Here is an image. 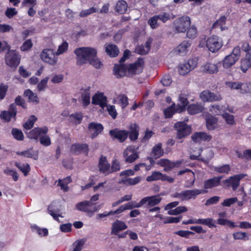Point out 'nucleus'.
Listing matches in <instances>:
<instances>
[{
    "mask_svg": "<svg viewBox=\"0 0 251 251\" xmlns=\"http://www.w3.org/2000/svg\"><path fill=\"white\" fill-rule=\"evenodd\" d=\"M126 59V58L124 57L123 55L120 60V64H115L114 66L113 71L114 75L117 77H121L126 75L128 76H132L139 74L142 72L144 64L143 58H138L135 63L130 64L128 66L123 64Z\"/></svg>",
    "mask_w": 251,
    "mask_h": 251,
    "instance_id": "nucleus-1",
    "label": "nucleus"
},
{
    "mask_svg": "<svg viewBox=\"0 0 251 251\" xmlns=\"http://www.w3.org/2000/svg\"><path fill=\"white\" fill-rule=\"evenodd\" d=\"M77 56V64L81 65L89 62L93 57L97 55L96 50L91 47H82L75 50Z\"/></svg>",
    "mask_w": 251,
    "mask_h": 251,
    "instance_id": "nucleus-2",
    "label": "nucleus"
},
{
    "mask_svg": "<svg viewBox=\"0 0 251 251\" xmlns=\"http://www.w3.org/2000/svg\"><path fill=\"white\" fill-rule=\"evenodd\" d=\"M99 198V194L95 195L91 198L90 201H85L77 203L76 208L78 210L92 215L97 211L101 207L100 205H99L98 207L95 206V203L93 202V201L98 200Z\"/></svg>",
    "mask_w": 251,
    "mask_h": 251,
    "instance_id": "nucleus-3",
    "label": "nucleus"
},
{
    "mask_svg": "<svg viewBox=\"0 0 251 251\" xmlns=\"http://www.w3.org/2000/svg\"><path fill=\"white\" fill-rule=\"evenodd\" d=\"M205 190L199 189H193L183 190L180 192H176L172 195L173 198H177L182 201L195 200L201 194H204Z\"/></svg>",
    "mask_w": 251,
    "mask_h": 251,
    "instance_id": "nucleus-4",
    "label": "nucleus"
},
{
    "mask_svg": "<svg viewBox=\"0 0 251 251\" xmlns=\"http://www.w3.org/2000/svg\"><path fill=\"white\" fill-rule=\"evenodd\" d=\"M190 25V18L188 16H183L174 21L173 28L176 33H184Z\"/></svg>",
    "mask_w": 251,
    "mask_h": 251,
    "instance_id": "nucleus-5",
    "label": "nucleus"
},
{
    "mask_svg": "<svg viewBox=\"0 0 251 251\" xmlns=\"http://www.w3.org/2000/svg\"><path fill=\"white\" fill-rule=\"evenodd\" d=\"M174 127L177 131L176 138L178 139H181L188 136L191 132V127L184 122H177Z\"/></svg>",
    "mask_w": 251,
    "mask_h": 251,
    "instance_id": "nucleus-6",
    "label": "nucleus"
},
{
    "mask_svg": "<svg viewBox=\"0 0 251 251\" xmlns=\"http://www.w3.org/2000/svg\"><path fill=\"white\" fill-rule=\"evenodd\" d=\"M5 55V62L11 67H16L20 61V55L15 50H9Z\"/></svg>",
    "mask_w": 251,
    "mask_h": 251,
    "instance_id": "nucleus-7",
    "label": "nucleus"
},
{
    "mask_svg": "<svg viewBox=\"0 0 251 251\" xmlns=\"http://www.w3.org/2000/svg\"><path fill=\"white\" fill-rule=\"evenodd\" d=\"M222 46L219 38L217 36H212L206 40V47L211 52H215Z\"/></svg>",
    "mask_w": 251,
    "mask_h": 251,
    "instance_id": "nucleus-8",
    "label": "nucleus"
},
{
    "mask_svg": "<svg viewBox=\"0 0 251 251\" xmlns=\"http://www.w3.org/2000/svg\"><path fill=\"white\" fill-rule=\"evenodd\" d=\"M222 178V176H214L204 180L203 183V189L201 190H205L204 194L207 193L208 190L219 186Z\"/></svg>",
    "mask_w": 251,
    "mask_h": 251,
    "instance_id": "nucleus-9",
    "label": "nucleus"
},
{
    "mask_svg": "<svg viewBox=\"0 0 251 251\" xmlns=\"http://www.w3.org/2000/svg\"><path fill=\"white\" fill-rule=\"evenodd\" d=\"M138 148L134 146H130L127 147L123 152V156L126 158L125 160L127 163H132L135 161L139 156L136 152Z\"/></svg>",
    "mask_w": 251,
    "mask_h": 251,
    "instance_id": "nucleus-10",
    "label": "nucleus"
},
{
    "mask_svg": "<svg viewBox=\"0 0 251 251\" xmlns=\"http://www.w3.org/2000/svg\"><path fill=\"white\" fill-rule=\"evenodd\" d=\"M53 50L50 49L44 50L41 53V58L45 62L50 65L56 63L57 58L55 56Z\"/></svg>",
    "mask_w": 251,
    "mask_h": 251,
    "instance_id": "nucleus-11",
    "label": "nucleus"
},
{
    "mask_svg": "<svg viewBox=\"0 0 251 251\" xmlns=\"http://www.w3.org/2000/svg\"><path fill=\"white\" fill-rule=\"evenodd\" d=\"M197 63L193 59H190L187 62L179 65L178 71L180 75H184L195 68Z\"/></svg>",
    "mask_w": 251,
    "mask_h": 251,
    "instance_id": "nucleus-12",
    "label": "nucleus"
},
{
    "mask_svg": "<svg viewBox=\"0 0 251 251\" xmlns=\"http://www.w3.org/2000/svg\"><path fill=\"white\" fill-rule=\"evenodd\" d=\"M17 113V107L15 104L12 103L9 107L8 111H3L1 112L0 117L5 122H9L12 118L15 119Z\"/></svg>",
    "mask_w": 251,
    "mask_h": 251,
    "instance_id": "nucleus-13",
    "label": "nucleus"
},
{
    "mask_svg": "<svg viewBox=\"0 0 251 251\" xmlns=\"http://www.w3.org/2000/svg\"><path fill=\"white\" fill-rule=\"evenodd\" d=\"M146 180L149 182L161 180L162 181H167L169 183H173L175 179L173 177L163 174L159 172L155 171L152 173L151 175L147 176Z\"/></svg>",
    "mask_w": 251,
    "mask_h": 251,
    "instance_id": "nucleus-14",
    "label": "nucleus"
},
{
    "mask_svg": "<svg viewBox=\"0 0 251 251\" xmlns=\"http://www.w3.org/2000/svg\"><path fill=\"white\" fill-rule=\"evenodd\" d=\"M48 131V127L44 126L43 127H35L26 133L28 138L37 140L42 134H47Z\"/></svg>",
    "mask_w": 251,
    "mask_h": 251,
    "instance_id": "nucleus-15",
    "label": "nucleus"
},
{
    "mask_svg": "<svg viewBox=\"0 0 251 251\" xmlns=\"http://www.w3.org/2000/svg\"><path fill=\"white\" fill-rule=\"evenodd\" d=\"M129 132L125 130H119L114 129L109 131L110 136L115 139L118 140L120 142H123L127 138Z\"/></svg>",
    "mask_w": 251,
    "mask_h": 251,
    "instance_id": "nucleus-16",
    "label": "nucleus"
},
{
    "mask_svg": "<svg viewBox=\"0 0 251 251\" xmlns=\"http://www.w3.org/2000/svg\"><path fill=\"white\" fill-rule=\"evenodd\" d=\"M191 45V42L184 41L175 49V52L178 55L183 56L187 53Z\"/></svg>",
    "mask_w": 251,
    "mask_h": 251,
    "instance_id": "nucleus-17",
    "label": "nucleus"
},
{
    "mask_svg": "<svg viewBox=\"0 0 251 251\" xmlns=\"http://www.w3.org/2000/svg\"><path fill=\"white\" fill-rule=\"evenodd\" d=\"M103 126L99 123H91L89 124L88 129L91 134V138H94L103 130Z\"/></svg>",
    "mask_w": 251,
    "mask_h": 251,
    "instance_id": "nucleus-18",
    "label": "nucleus"
},
{
    "mask_svg": "<svg viewBox=\"0 0 251 251\" xmlns=\"http://www.w3.org/2000/svg\"><path fill=\"white\" fill-rule=\"evenodd\" d=\"M152 39L149 38L145 43V46L140 45L136 47L135 52L140 55L147 54L150 50Z\"/></svg>",
    "mask_w": 251,
    "mask_h": 251,
    "instance_id": "nucleus-19",
    "label": "nucleus"
},
{
    "mask_svg": "<svg viewBox=\"0 0 251 251\" xmlns=\"http://www.w3.org/2000/svg\"><path fill=\"white\" fill-rule=\"evenodd\" d=\"M92 103L93 104L99 105L101 107L103 108L107 104V98L102 93L96 94L92 97Z\"/></svg>",
    "mask_w": 251,
    "mask_h": 251,
    "instance_id": "nucleus-20",
    "label": "nucleus"
},
{
    "mask_svg": "<svg viewBox=\"0 0 251 251\" xmlns=\"http://www.w3.org/2000/svg\"><path fill=\"white\" fill-rule=\"evenodd\" d=\"M211 136L203 132H197L191 136L192 140L195 143H200L202 141H210Z\"/></svg>",
    "mask_w": 251,
    "mask_h": 251,
    "instance_id": "nucleus-21",
    "label": "nucleus"
},
{
    "mask_svg": "<svg viewBox=\"0 0 251 251\" xmlns=\"http://www.w3.org/2000/svg\"><path fill=\"white\" fill-rule=\"evenodd\" d=\"M127 228L126 224L121 221L116 220L112 225L111 234L118 235L119 231L125 230Z\"/></svg>",
    "mask_w": 251,
    "mask_h": 251,
    "instance_id": "nucleus-22",
    "label": "nucleus"
},
{
    "mask_svg": "<svg viewBox=\"0 0 251 251\" xmlns=\"http://www.w3.org/2000/svg\"><path fill=\"white\" fill-rule=\"evenodd\" d=\"M202 71L207 74H216L218 72V66L210 62H207L202 67Z\"/></svg>",
    "mask_w": 251,
    "mask_h": 251,
    "instance_id": "nucleus-23",
    "label": "nucleus"
},
{
    "mask_svg": "<svg viewBox=\"0 0 251 251\" xmlns=\"http://www.w3.org/2000/svg\"><path fill=\"white\" fill-rule=\"evenodd\" d=\"M99 168L100 172L107 175L111 173L110 170V164L105 157H101L99 161Z\"/></svg>",
    "mask_w": 251,
    "mask_h": 251,
    "instance_id": "nucleus-24",
    "label": "nucleus"
},
{
    "mask_svg": "<svg viewBox=\"0 0 251 251\" xmlns=\"http://www.w3.org/2000/svg\"><path fill=\"white\" fill-rule=\"evenodd\" d=\"M161 200V198L158 196H153L151 197H147L142 199L143 205L146 203L149 207H151L158 204Z\"/></svg>",
    "mask_w": 251,
    "mask_h": 251,
    "instance_id": "nucleus-25",
    "label": "nucleus"
},
{
    "mask_svg": "<svg viewBox=\"0 0 251 251\" xmlns=\"http://www.w3.org/2000/svg\"><path fill=\"white\" fill-rule=\"evenodd\" d=\"M218 120L217 118L211 115H207L206 118V126L208 130H214L218 126Z\"/></svg>",
    "mask_w": 251,
    "mask_h": 251,
    "instance_id": "nucleus-26",
    "label": "nucleus"
},
{
    "mask_svg": "<svg viewBox=\"0 0 251 251\" xmlns=\"http://www.w3.org/2000/svg\"><path fill=\"white\" fill-rule=\"evenodd\" d=\"M105 52L109 56L115 57L119 53V50L118 48L114 44H111L105 45Z\"/></svg>",
    "mask_w": 251,
    "mask_h": 251,
    "instance_id": "nucleus-27",
    "label": "nucleus"
},
{
    "mask_svg": "<svg viewBox=\"0 0 251 251\" xmlns=\"http://www.w3.org/2000/svg\"><path fill=\"white\" fill-rule=\"evenodd\" d=\"M203 109V105L201 103L191 104L187 108L188 113L191 115L202 112Z\"/></svg>",
    "mask_w": 251,
    "mask_h": 251,
    "instance_id": "nucleus-28",
    "label": "nucleus"
},
{
    "mask_svg": "<svg viewBox=\"0 0 251 251\" xmlns=\"http://www.w3.org/2000/svg\"><path fill=\"white\" fill-rule=\"evenodd\" d=\"M139 126L136 124H131L129 127V137L131 140L134 141L138 138L139 135Z\"/></svg>",
    "mask_w": 251,
    "mask_h": 251,
    "instance_id": "nucleus-29",
    "label": "nucleus"
},
{
    "mask_svg": "<svg viewBox=\"0 0 251 251\" xmlns=\"http://www.w3.org/2000/svg\"><path fill=\"white\" fill-rule=\"evenodd\" d=\"M127 2L123 0H118L115 5V11L120 14H124L127 9Z\"/></svg>",
    "mask_w": 251,
    "mask_h": 251,
    "instance_id": "nucleus-30",
    "label": "nucleus"
},
{
    "mask_svg": "<svg viewBox=\"0 0 251 251\" xmlns=\"http://www.w3.org/2000/svg\"><path fill=\"white\" fill-rule=\"evenodd\" d=\"M179 103L176 107V111L178 113L182 112L188 103L187 99L183 95H180L179 97Z\"/></svg>",
    "mask_w": 251,
    "mask_h": 251,
    "instance_id": "nucleus-31",
    "label": "nucleus"
},
{
    "mask_svg": "<svg viewBox=\"0 0 251 251\" xmlns=\"http://www.w3.org/2000/svg\"><path fill=\"white\" fill-rule=\"evenodd\" d=\"M163 154L164 151L162 149V144L161 143H158L153 147L151 155L154 157V159L159 158Z\"/></svg>",
    "mask_w": 251,
    "mask_h": 251,
    "instance_id": "nucleus-32",
    "label": "nucleus"
},
{
    "mask_svg": "<svg viewBox=\"0 0 251 251\" xmlns=\"http://www.w3.org/2000/svg\"><path fill=\"white\" fill-rule=\"evenodd\" d=\"M48 210L49 213L51 216H52L53 219L58 221H59V217H63V216H62V215L60 214V210L58 208L55 207L53 203L50 204L49 206Z\"/></svg>",
    "mask_w": 251,
    "mask_h": 251,
    "instance_id": "nucleus-33",
    "label": "nucleus"
},
{
    "mask_svg": "<svg viewBox=\"0 0 251 251\" xmlns=\"http://www.w3.org/2000/svg\"><path fill=\"white\" fill-rule=\"evenodd\" d=\"M18 154L23 155L27 158H33L37 160L38 158V151H34L32 148H30L26 151H22L17 153Z\"/></svg>",
    "mask_w": 251,
    "mask_h": 251,
    "instance_id": "nucleus-34",
    "label": "nucleus"
},
{
    "mask_svg": "<svg viewBox=\"0 0 251 251\" xmlns=\"http://www.w3.org/2000/svg\"><path fill=\"white\" fill-rule=\"evenodd\" d=\"M238 60L236 57L229 54L226 56L223 60V67L226 69L229 68L234 65Z\"/></svg>",
    "mask_w": 251,
    "mask_h": 251,
    "instance_id": "nucleus-35",
    "label": "nucleus"
},
{
    "mask_svg": "<svg viewBox=\"0 0 251 251\" xmlns=\"http://www.w3.org/2000/svg\"><path fill=\"white\" fill-rule=\"evenodd\" d=\"M142 179L140 176H137L134 178L125 176L121 180V182L126 185H133L138 183Z\"/></svg>",
    "mask_w": 251,
    "mask_h": 251,
    "instance_id": "nucleus-36",
    "label": "nucleus"
},
{
    "mask_svg": "<svg viewBox=\"0 0 251 251\" xmlns=\"http://www.w3.org/2000/svg\"><path fill=\"white\" fill-rule=\"evenodd\" d=\"M90 87H88L86 88L81 94V99L83 105L85 106L90 103Z\"/></svg>",
    "mask_w": 251,
    "mask_h": 251,
    "instance_id": "nucleus-37",
    "label": "nucleus"
},
{
    "mask_svg": "<svg viewBox=\"0 0 251 251\" xmlns=\"http://www.w3.org/2000/svg\"><path fill=\"white\" fill-rule=\"evenodd\" d=\"M251 67V56L250 55H246V58L242 59L241 61V69L244 73H245Z\"/></svg>",
    "mask_w": 251,
    "mask_h": 251,
    "instance_id": "nucleus-38",
    "label": "nucleus"
},
{
    "mask_svg": "<svg viewBox=\"0 0 251 251\" xmlns=\"http://www.w3.org/2000/svg\"><path fill=\"white\" fill-rule=\"evenodd\" d=\"M226 18L225 16L221 17L212 25V28H219L221 31L225 29Z\"/></svg>",
    "mask_w": 251,
    "mask_h": 251,
    "instance_id": "nucleus-39",
    "label": "nucleus"
},
{
    "mask_svg": "<svg viewBox=\"0 0 251 251\" xmlns=\"http://www.w3.org/2000/svg\"><path fill=\"white\" fill-rule=\"evenodd\" d=\"M24 95L28 98L30 102L35 103L39 102L37 95L33 93L30 90H26L24 92Z\"/></svg>",
    "mask_w": 251,
    "mask_h": 251,
    "instance_id": "nucleus-40",
    "label": "nucleus"
},
{
    "mask_svg": "<svg viewBox=\"0 0 251 251\" xmlns=\"http://www.w3.org/2000/svg\"><path fill=\"white\" fill-rule=\"evenodd\" d=\"M244 175L243 174L235 175L231 176V187L233 190H235L239 185L240 180L244 177Z\"/></svg>",
    "mask_w": 251,
    "mask_h": 251,
    "instance_id": "nucleus-41",
    "label": "nucleus"
},
{
    "mask_svg": "<svg viewBox=\"0 0 251 251\" xmlns=\"http://www.w3.org/2000/svg\"><path fill=\"white\" fill-rule=\"evenodd\" d=\"M15 166L24 173L25 176H26L30 170V166L28 164L16 162Z\"/></svg>",
    "mask_w": 251,
    "mask_h": 251,
    "instance_id": "nucleus-42",
    "label": "nucleus"
},
{
    "mask_svg": "<svg viewBox=\"0 0 251 251\" xmlns=\"http://www.w3.org/2000/svg\"><path fill=\"white\" fill-rule=\"evenodd\" d=\"M11 133L13 137L19 141H22L24 139V134L22 131L17 128H13L11 131Z\"/></svg>",
    "mask_w": 251,
    "mask_h": 251,
    "instance_id": "nucleus-43",
    "label": "nucleus"
},
{
    "mask_svg": "<svg viewBox=\"0 0 251 251\" xmlns=\"http://www.w3.org/2000/svg\"><path fill=\"white\" fill-rule=\"evenodd\" d=\"M117 100L119 101V103L121 104V106L123 109L125 108L128 104V98L125 95H120L117 97Z\"/></svg>",
    "mask_w": 251,
    "mask_h": 251,
    "instance_id": "nucleus-44",
    "label": "nucleus"
},
{
    "mask_svg": "<svg viewBox=\"0 0 251 251\" xmlns=\"http://www.w3.org/2000/svg\"><path fill=\"white\" fill-rule=\"evenodd\" d=\"M211 94V91L204 90L200 94V97L203 102H210Z\"/></svg>",
    "mask_w": 251,
    "mask_h": 251,
    "instance_id": "nucleus-45",
    "label": "nucleus"
},
{
    "mask_svg": "<svg viewBox=\"0 0 251 251\" xmlns=\"http://www.w3.org/2000/svg\"><path fill=\"white\" fill-rule=\"evenodd\" d=\"M175 112H177L176 111L175 103L173 104L168 108L165 109L164 111V115L166 118H171Z\"/></svg>",
    "mask_w": 251,
    "mask_h": 251,
    "instance_id": "nucleus-46",
    "label": "nucleus"
},
{
    "mask_svg": "<svg viewBox=\"0 0 251 251\" xmlns=\"http://www.w3.org/2000/svg\"><path fill=\"white\" fill-rule=\"evenodd\" d=\"M223 106L220 105H213L209 107V111L215 115H220L222 113Z\"/></svg>",
    "mask_w": 251,
    "mask_h": 251,
    "instance_id": "nucleus-47",
    "label": "nucleus"
},
{
    "mask_svg": "<svg viewBox=\"0 0 251 251\" xmlns=\"http://www.w3.org/2000/svg\"><path fill=\"white\" fill-rule=\"evenodd\" d=\"M36 120V118L35 116H31L28 120L24 125V127L26 129H31L34 125V122Z\"/></svg>",
    "mask_w": 251,
    "mask_h": 251,
    "instance_id": "nucleus-48",
    "label": "nucleus"
},
{
    "mask_svg": "<svg viewBox=\"0 0 251 251\" xmlns=\"http://www.w3.org/2000/svg\"><path fill=\"white\" fill-rule=\"evenodd\" d=\"M157 164L162 167H164V170L168 171L170 170V161L167 159H161L158 160Z\"/></svg>",
    "mask_w": 251,
    "mask_h": 251,
    "instance_id": "nucleus-49",
    "label": "nucleus"
},
{
    "mask_svg": "<svg viewBox=\"0 0 251 251\" xmlns=\"http://www.w3.org/2000/svg\"><path fill=\"white\" fill-rule=\"evenodd\" d=\"M40 142L44 146H49L51 144L50 139L49 136L42 134L40 137Z\"/></svg>",
    "mask_w": 251,
    "mask_h": 251,
    "instance_id": "nucleus-50",
    "label": "nucleus"
},
{
    "mask_svg": "<svg viewBox=\"0 0 251 251\" xmlns=\"http://www.w3.org/2000/svg\"><path fill=\"white\" fill-rule=\"evenodd\" d=\"M68 44L67 42L64 41L62 44L59 46L56 52H55L56 55H59L65 52L68 50Z\"/></svg>",
    "mask_w": 251,
    "mask_h": 251,
    "instance_id": "nucleus-51",
    "label": "nucleus"
},
{
    "mask_svg": "<svg viewBox=\"0 0 251 251\" xmlns=\"http://www.w3.org/2000/svg\"><path fill=\"white\" fill-rule=\"evenodd\" d=\"M90 64L97 69H100L102 66L101 61L97 57V55L95 57H93L88 62Z\"/></svg>",
    "mask_w": 251,
    "mask_h": 251,
    "instance_id": "nucleus-52",
    "label": "nucleus"
},
{
    "mask_svg": "<svg viewBox=\"0 0 251 251\" xmlns=\"http://www.w3.org/2000/svg\"><path fill=\"white\" fill-rule=\"evenodd\" d=\"M97 11L96 8L92 7L88 9L82 10L79 13V16L80 17H85L92 13H95Z\"/></svg>",
    "mask_w": 251,
    "mask_h": 251,
    "instance_id": "nucleus-53",
    "label": "nucleus"
},
{
    "mask_svg": "<svg viewBox=\"0 0 251 251\" xmlns=\"http://www.w3.org/2000/svg\"><path fill=\"white\" fill-rule=\"evenodd\" d=\"M240 92L242 94L251 92V84L241 83Z\"/></svg>",
    "mask_w": 251,
    "mask_h": 251,
    "instance_id": "nucleus-54",
    "label": "nucleus"
},
{
    "mask_svg": "<svg viewBox=\"0 0 251 251\" xmlns=\"http://www.w3.org/2000/svg\"><path fill=\"white\" fill-rule=\"evenodd\" d=\"M241 83V82L238 81H227L226 82V85L230 89L240 90Z\"/></svg>",
    "mask_w": 251,
    "mask_h": 251,
    "instance_id": "nucleus-55",
    "label": "nucleus"
},
{
    "mask_svg": "<svg viewBox=\"0 0 251 251\" xmlns=\"http://www.w3.org/2000/svg\"><path fill=\"white\" fill-rule=\"evenodd\" d=\"M142 200L139 202L137 203L135 201H131L126 204V209H132L134 208H139L143 205Z\"/></svg>",
    "mask_w": 251,
    "mask_h": 251,
    "instance_id": "nucleus-56",
    "label": "nucleus"
},
{
    "mask_svg": "<svg viewBox=\"0 0 251 251\" xmlns=\"http://www.w3.org/2000/svg\"><path fill=\"white\" fill-rule=\"evenodd\" d=\"M158 19L156 15L151 17L148 21V24L150 25L151 28L154 29L159 26L158 23Z\"/></svg>",
    "mask_w": 251,
    "mask_h": 251,
    "instance_id": "nucleus-57",
    "label": "nucleus"
},
{
    "mask_svg": "<svg viewBox=\"0 0 251 251\" xmlns=\"http://www.w3.org/2000/svg\"><path fill=\"white\" fill-rule=\"evenodd\" d=\"M197 35V30L196 27L192 26L187 32V36L189 38H195Z\"/></svg>",
    "mask_w": 251,
    "mask_h": 251,
    "instance_id": "nucleus-58",
    "label": "nucleus"
},
{
    "mask_svg": "<svg viewBox=\"0 0 251 251\" xmlns=\"http://www.w3.org/2000/svg\"><path fill=\"white\" fill-rule=\"evenodd\" d=\"M156 16L158 20L161 21L163 23L166 22L171 19V15L169 13L162 12Z\"/></svg>",
    "mask_w": 251,
    "mask_h": 251,
    "instance_id": "nucleus-59",
    "label": "nucleus"
},
{
    "mask_svg": "<svg viewBox=\"0 0 251 251\" xmlns=\"http://www.w3.org/2000/svg\"><path fill=\"white\" fill-rule=\"evenodd\" d=\"M33 229L37 231L40 236H46L48 234V230L47 228H40L36 225L32 226Z\"/></svg>",
    "mask_w": 251,
    "mask_h": 251,
    "instance_id": "nucleus-60",
    "label": "nucleus"
},
{
    "mask_svg": "<svg viewBox=\"0 0 251 251\" xmlns=\"http://www.w3.org/2000/svg\"><path fill=\"white\" fill-rule=\"evenodd\" d=\"M14 103L15 104L16 106L17 105L21 106L23 108L25 109L26 108V105L25 100L20 96H18L15 98V102Z\"/></svg>",
    "mask_w": 251,
    "mask_h": 251,
    "instance_id": "nucleus-61",
    "label": "nucleus"
},
{
    "mask_svg": "<svg viewBox=\"0 0 251 251\" xmlns=\"http://www.w3.org/2000/svg\"><path fill=\"white\" fill-rule=\"evenodd\" d=\"M215 170L219 173H228L230 171V167L228 165H224L221 167H215Z\"/></svg>",
    "mask_w": 251,
    "mask_h": 251,
    "instance_id": "nucleus-62",
    "label": "nucleus"
},
{
    "mask_svg": "<svg viewBox=\"0 0 251 251\" xmlns=\"http://www.w3.org/2000/svg\"><path fill=\"white\" fill-rule=\"evenodd\" d=\"M32 43L30 39L26 40L21 46V50L22 51H27L32 47Z\"/></svg>",
    "mask_w": 251,
    "mask_h": 251,
    "instance_id": "nucleus-63",
    "label": "nucleus"
},
{
    "mask_svg": "<svg viewBox=\"0 0 251 251\" xmlns=\"http://www.w3.org/2000/svg\"><path fill=\"white\" fill-rule=\"evenodd\" d=\"M84 244V241L82 240H77L73 244L75 246L73 251H81Z\"/></svg>",
    "mask_w": 251,
    "mask_h": 251,
    "instance_id": "nucleus-64",
    "label": "nucleus"
}]
</instances>
